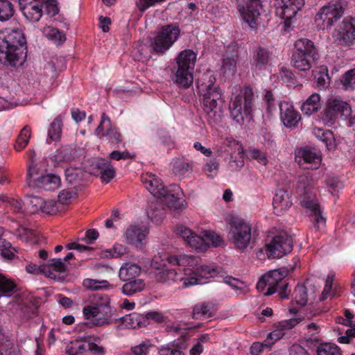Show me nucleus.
Listing matches in <instances>:
<instances>
[{
	"instance_id": "obj_17",
	"label": "nucleus",
	"mask_w": 355,
	"mask_h": 355,
	"mask_svg": "<svg viewBox=\"0 0 355 355\" xmlns=\"http://www.w3.org/2000/svg\"><path fill=\"white\" fill-rule=\"evenodd\" d=\"M279 106L280 118L284 125L290 128L297 127L301 119V115L294 109L293 105L287 101H283L279 103Z\"/></svg>"
},
{
	"instance_id": "obj_16",
	"label": "nucleus",
	"mask_w": 355,
	"mask_h": 355,
	"mask_svg": "<svg viewBox=\"0 0 355 355\" xmlns=\"http://www.w3.org/2000/svg\"><path fill=\"white\" fill-rule=\"evenodd\" d=\"M96 135L101 138L105 137L110 144H116L122 141L121 134L112 125L110 119L103 113L99 125L95 130Z\"/></svg>"
},
{
	"instance_id": "obj_15",
	"label": "nucleus",
	"mask_w": 355,
	"mask_h": 355,
	"mask_svg": "<svg viewBox=\"0 0 355 355\" xmlns=\"http://www.w3.org/2000/svg\"><path fill=\"white\" fill-rule=\"evenodd\" d=\"M218 274V268L213 266L202 265L196 266L188 275L190 276L187 278H181L182 282V288H187L194 285L202 284V278H209L216 276ZM187 275V273H186Z\"/></svg>"
},
{
	"instance_id": "obj_41",
	"label": "nucleus",
	"mask_w": 355,
	"mask_h": 355,
	"mask_svg": "<svg viewBox=\"0 0 355 355\" xmlns=\"http://www.w3.org/2000/svg\"><path fill=\"white\" fill-rule=\"evenodd\" d=\"M309 283L306 282L303 285H297L294 291V300L296 304L304 306L307 304L309 297L311 294H308Z\"/></svg>"
},
{
	"instance_id": "obj_46",
	"label": "nucleus",
	"mask_w": 355,
	"mask_h": 355,
	"mask_svg": "<svg viewBox=\"0 0 355 355\" xmlns=\"http://www.w3.org/2000/svg\"><path fill=\"white\" fill-rule=\"evenodd\" d=\"M13 4L8 0H0V21H6L14 15Z\"/></svg>"
},
{
	"instance_id": "obj_20",
	"label": "nucleus",
	"mask_w": 355,
	"mask_h": 355,
	"mask_svg": "<svg viewBox=\"0 0 355 355\" xmlns=\"http://www.w3.org/2000/svg\"><path fill=\"white\" fill-rule=\"evenodd\" d=\"M147 234L148 230L146 227L136 225H131L125 232L126 242L137 248H142V241L145 239Z\"/></svg>"
},
{
	"instance_id": "obj_64",
	"label": "nucleus",
	"mask_w": 355,
	"mask_h": 355,
	"mask_svg": "<svg viewBox=\"0 0 355 355\" xmlns=\"http://www.w3.org/2000/svg\"><path fill=\"white\" fill-rule=\"evenodd\" d=\"M144 318L146 319V326L149 324V321L152 320L155 322L161 323L164 321V315L159 311H149L146 313L145 315H144Z\"/></svg>"
},
{
	"instance_id": "obj_13",
	"label": "nucleus",
	"mask_w": 355,
	"mask_h": 355,
	"mask_svg": "<svg viewBox=\"0 0 355 355\" xmlns=\"http://www.w3.org/2000/svg\"><path fill=\"white\" fill-rule=\"evenodd\" d=\"M237 4L243 20L251 28H254L263 9L261 0H237Z\"/></svg>"
},
{
	"instance_id": "obj_37",
	"label": "nucleus",
	"mask_w": 355,
	"mask_h": 355,
	"mask_svg": "<svg viewBox=\"0 0 355 355\" xmlns=\"http://www.w3.org/2000/svg\"><path fill=\"white\" fill-rule=\"evenodd\" d=\"M83 313L85 319L90 320L89 322L85 323L89 327L96 326L94 322L95 320L101 317V311L92 303L91 304L84 306L83 309Z\"/></svg>"
},
{
	"instance_id": "obj_42",
	"label": "nucleus",
	"mask_w": 355,
	"mask_h": 355,
	"mask_svg": "<svg viewBox=\"0 0 355 355\" xmlns=\"http://www.w3.org/2000/svg\"><path fill=\"white\" fill-rule=\"evenodd\" d=\"M31 135V128L25 125L19 134L15 144V149L21 151L28 145Z\"/></svg>"
},
{
	"instance_id": "obj_57",
	"label": "nucleus",
	"mask_w": 355,
	"mask_h": 355,
	"mask_svg": "<svg viewBox=\"0 0 355 355\" xmlns=\"http://www.w3.org/2000/svg\"><path fill=\"white\" fill-rule=\"evenodd\" d=\"M27 206L30 207V211L35 213L41 210L42 206L44 205V200L38 196H30L26 199Z\"/></svg>"
},
{
	"instance_id": "obj_31",
	"label": "nucleus",
	"mask_w": 355,
	"mask_h": 355,
	"mask_svg": "<svg viewBox=\"0 0 355 355\" xmlns=\"http://www.w3.org/2000/svg\"><path fill=\"white\" fill-rule=\"evenodd\" d=\"M271 54L270 51L263 48L258 47L253 55V67L255 70H261L264 68L270 59Z\"/></svg>"
},
{
	"instance_id": "obj_12",
	"label": "nucleus",
	"mask_w": 355,
	"mask_h": 355,
	"mask_svg": "<svg viewBox=\"0 0 355 355\" xmlns=\"http://www.w3.org/2000/svg\"><path fill=\"white\" fill-rule=\"evenodd\" d=\"M276 13L285 20V26L288 27L290 21L304 6V0H275Z\"/></svg>"
},
{
	"instance_id": "obj_38",
	"label": "nucleus",
	"mask_w": 355,
	"mask_h": 355,
	"mask_svg": "<svg viewBox=\"0 0 355 355\" xmlns=\"http://www.w3.org/2000/svg\"><path fill=\"white\" fill-rule=\"evenodd\" d=\"M155 277L157 281L160 282H167L171 280L175 282H181L180 279L181 278H187V277H180L178 275V273L173 269H168L167 268H164L161 270H158L155 273Z\"/></svg>"
},
{
	"instance_id": "obj_21",
	"label": "nucleus",
	"mask_w": 355,
	"mask_h": 355,
	"mask_svg": "<svg viewBox=\"0 0 355 355\" xmlns=\"http://www.w3.org/2000/svg\"><path fill=\"white\" fill-rule=\"evenodd\" d=\"M272 205L276 215L284 214L292 205L289 193L285 190L279 189L273 198Z\"/></svg>"
},
{
	"instance_id": "obj_54",
	"label": "nucleus",
	"mask_w": 355,
	"mask_h": 355,
	"mask_svg": "<svg viewBox=\"0 0 355 355\" xmlns=\"http://www.w3.org/2000/svg\"><path fill=\"white\" fill-rule=\"evenodd\" d=\"M275 343L272 338H269V334L263 343L255 342L250 347V353L252 355H259L264 347L270 348Z\"/></svg>"
},
{
	"instance_id": "obj_8",
	"label": "nucleus",
	"mask_w": 355,
	"mask_h": 355,
	"mask_svg": "<svg viewBox=\"0 0 355 355\" xmlns=\"http://www.w3.org/2000/svg\"><path fill=\"white\" fill-rule=\"evenodd\" d=\"M344 12V4L340 0L331 1L319 10L315 19L323 29L330 28L342 17Z\"/></svg>"
},
{
	"instance_id": "obj_30",
	"label": "nucleus",
	"mask_w": 355,
	"mask_h": 355,
	"mask_svg": "<svg viewBox=\"0 0 355 355\" xmlns=\"http://www.w3.org/2000/svg\"><path fill=\"white\" fill-rule=\"evenodd\" d=\"M175 232L192 248L196 249L198 241L201 242L198 235H196L191 230L184 225H178L175 229Z\"/></svg>"
},
{
	"instance_id": "obj_36",
	"label": "nucleus",
	"mask_w": 355,
	"mask_h": 355,
	"mask_svg": "<svg viewBox=\"0 0 355 355\" xmlns=\"http://www.w3.org/2000/svg\"><path fill=\"white\" fill-rule=\"evenodd\" d=\"M122 286V293L128 296L132 295L144 290L146 284L141 279H135L125 281Z\"/></svg>"
},
{
	"instance_id": "obj_62",
	"label": "nucleus",
	"mask_w": 355,
	"mask_h": 355,
	"mask_svg": "<svg viewBox=\"0 0 355 355\" xmlns=\"http://www.w3.org/2000/svg\"><path fill=\"white\" fill-rule=\"evenodd\" d=\"M158 135L162 144L167 147L168 149H171L175 147V142L167 131L160 130L158 132Z\"/></svg>"
},
{
	"instance_id": "obj_33",
	"label": "nucleus",
	"mask_w": 355,
	"mask_h": 355,
	"mask_svg": "<svg viewBox=\"0 0 355 355\" xmlns=\"http://www.w3.org/2000/svg\"><path fill=\"white\" fill-rule=\"evenodd\" d=\"M328 101L338 116L340 115V116H343L345 119L350 116L352 108L349 104L346 101H343L338 97L329 99Z\"/></svg>"
},
{
	"instance_id": "obj_44",
	"label": "nucleus",
	"mask_w": 355,
	"mask_h": 355,
	"mask_svg": "<svg viewBox=\"0 0 355 355\" xmlns=\"http://www.w3.org/2000/svg\"><path fill=\"white\" fill-rule=\"evenodd\" d=\"M338 117V114L332 109L331 104L327 101L326 107L321 113V121L325 125L331 126L336 123Z\"/></svg>"
},
{
	"instance_id": "obj_55",
	"label": "nucleus",
	"mask_w": 355,
	"mask_h": 355,
	"mask_svg": "<svg viewBox=\"0 0 355 355\" xmlns=\"http://www.w3.org/2000/svg\"><path fill=\"white\" fill-rule=\"evenodd\" d=\"M65 176L67 181L71 184H75L78 180H81L83 177V171L79 168L69 167L65 170Z\"/></svg>"
},
{
	"instance_id": "obj_27",
	"label": "nucleus",
	"mask_w": 355,
	"mask_h": 355,
	"mask_svg": "<svg viewBox=\"0 0 355 355\" xmlns=\"http://www.w3.org/2000/svg\"><path fill=\"white\" fill-rule=\"evenodd\" d=\"M201 242H198L196 245V250H205L207 247H216L221 242L220 236L215 232L204 230L201 234L198 236Z\"/></svg>"
},
{
	"instance_id": "obj_35",
	"label": "nucleus",
	"mask_w": 355,
	"mask_h": 355,
	"mask_svg": "<svg viewBox=\"0 0 355 355\" xmlns=\"http://www.w3.org/2000/svg\"><path fill=\"white\" fill-rule=\"evenodd\" d=\"M168 262L180 266L191 267L194 270L198 266V259L193 255L180 254L168 258Z\"/></svg>"
},
{
	"instance_id": "obj_10",
	"label": "nucleus",
	"mask_w": 355,
	"mask_h": 355,
	"mask_svg": "<svg viewBox=\"0 0 355 355\" xmlns=\"http://www.w3.org/2000/svg\"><path fill=\"white\" fill-rule=\"evenodd\" d=\"M179 35L180 29L178 27L172 25L164 26L154 38V51L158 53H165L178 39Z\"/></svg>"
},
{
	"instance_id": "obj_1",
	"label": "nucleus",
	"mask_w": 355,
	"mask_h": 355,
	"mask_svg": "<svg viewBox=\"0 0 355 355\" xmlns=\"http://www.w3.org/2000/svg\"><path fill=\"white\" fill-rule=\"evenodd\" d=\"M27 57L26 40L19 28L6 29L0 36V62L12 67H21Z\"/></svg>"
},
{
	"instance_id": "obj_5",
	"label": "nucleus",
	"mask_w": 355,
	"mask_h": 355,
	"mask_svg": "<svg viewBox=\"0 0 355 355\" xmlns=\"http://www.w3.org/2000/svg\"><path fill=\"white\" fill-rule=\"evenodd\" d=\"M288 274V270L286 268L270 270L259 280L257 288L259 291H263L267 287V291L264 293L265 295H270L278 292L281 298H287L286 290L288 283L285 277Z\"/></svg>"
},
{
	"instance_id": "obj_22",
	"label": "nucleus",
	"mask_w": 355,
	"mask_h": 355,
	"mask_svg": "<svg viewBox=\"0 0 355 355\" xmlns=\"http://www.w3.org/2000/svg\"><path fill=\"white\" fill-rule=\"evenodd\" d=\"M297 156L300 158L299 164L302 165L303 161L304 164L310 165L306 166L309 168L316 169L321 163L320 156L315 150L309 148L300 149Z\"/></svg>"
},
{
	"instance_id": "obj_7",
	"label": "nucleus",
	"mask_w": 355,
	"mask_h": 355,
	"mask_svg": "<svg viewBox=\"0 0 355 355\" xmlns=\"http://www.w3.org/2000/svg\"><path fill=\"white\" fill-rule=\"evenodd\" d=\"M228 239L234 246L240 250L248 248L252 239V226L242 218H232L230 222Z\"/></svg>"
},
{
	"instance_id": "obj_26",
	"label": "nucleus",
	"mask_w": 355,
	"mask_h": 355,
	"mask_svg": "<svg viewBox=\"0 0 355 355\" xmlns=\"http://www.w3.org/2000/svg\"><path fill=\"white\" fill-rule=\"evenodd\" d=\"M141 268L136 263L125 262L121 266L119 271V277L123 281H130L137 279L141 274Z\"/></svg>"
},
{
	"instance_id": "obj_48",
	"label": "nucleus",
	"mask_w": 355,
	"mask_h": 355,
	"mask_svg": "<svg viewBox=\"0 0 355 355\" xmlns=\"http://www.w3.org/2000/svg\"><path fill=\"white\" fill-rule=\"evenodd\" d=\"M147 214L152 220L159 221L164 218L165 211L162 205L152 202L147 209Z\"/></svg>"
},
{
	"instance_id": "obj_47",
	"label": "nucleus",
	"mask_w": 355,
	"mask_h": 355,
	"mask_svg": "<svg viewBox=\"0 0 355 355\" xmlns=\"http://www.w3.org/2000/svg\"><path fill=\"white\" fill-rule=\"evenodd\" d=\"M172 171L175 176L182 178L191 171V166L188 162L178 159L173 162Z\"/></svg>"
},
{
	"instance_id": "obj_9",
	"label": "nucleus",
	"mask_w": 355,
	"mask_h": 355,
	"mask_svg": "<svg viewBox=\"0 0 355 355\" xmlns=\"http://www.w3.org/2000/svg\"><path fill=\"white\" fill-rule=\"evenodd\" d=\"M264 248L268 258H281L292 251V237L285 232L279 233L266 243Z\"/></svg>"
},
{
	"instance_id": "obj_43",
	"label": "nucleus",
	"mask_w": 355,
	"mask_h": 355,
	"mask_svg": "<svg viewBox=\"0 0 355 355\" xmlns=\"http://www.w3.org/2000/svg\"><path fill=\"white\" fill-rule=\"evenodd\" d=\"M66 352L69 355H83L87 352V342L76 340L69 343L66 347Z\"/></svg>"
},
{
	"instance_id": "obj_24",
	"label": "nucleus",
	"mask_w": 355,
	"mask_h": 355,
	"mask_svg": "<svg viewBox=\"0 0 355 355\" xmlns=\"http://www.w3.org/2000/svg\"><path fill=\"white\" fill-rule=\"evenodd\" d=\"M302 205L310 211L312 221L318 227L325 223V219L321 215L320 205L309 197H304L302 200Z\"/></svg>"
},
{
	"instance_id": "obj_58",
	"label": "nucleus",
	"mask_w": 355,
	"mask_h": 355,
	"mask_svg": "<svg viewBox=\"0 0 355 355\" xmlns=\"http://www.w3.org/2000/svg\"><path fill=\"white\" fill-rule=\"evenodd\" d=\"M239 153L238 155H231L228 167L231 171H238L244 166L243 156Z\"/></svg>"
},
{
	"instance_id": "obj_60",
	"label": "nucleus",
	"mask_w": 355,
	"mask_h": 355,
	"mask_svg": "<svg viewBox=\"0 0 355 355\" xmlns=\"http://www.w3.org/2000/svg\"><path fill=\"white\" fill-rule=\"evenodd\" d=\"M326 182L329 192L334 196L337 195L339 190L343 187V182L336 178H329Z\"/></svg>"
},
{
	"instance_id": "obj_4",
	"label": "nucleus",
	"mask_w": 355,
	"mask_h": 355,
	"mask_svg": "<svg viewBox=\"0 0 355 355\" xmlns=\"http://www.w3.org/2000/svg\"><path fill=\"white\" fill-rule=\"evenodd\" d=\"M294 46L291 60L292 66L300 71H309L319 59L313 42L306 38H300L295 42Z\"/></svg>"
},
{
	"instance_id": "obj_51",
	"label": "nucleus",
	"mask_w": 355,
	"mask_h": 355,
	"mask_svg": "<svg viewBox=\"0 0 355 355\" xmlns=\"http://www.w3.org/2000/svg\"><path fill=\"white\" fill-rule=\"evenodd\" d=\"M211 307L208 304L202 303L196 304L193 309V318L200 319L202 318H208L211 317Z\"/></svg>"
},
{
	"instance_id": "obj_53",
	"label": "nucleus",
	"mask_w": 355,
	"mask_h": 355,
	"mask_svg": "<svg viewBox=\"0 0 355 355\" xmlns=\"http://www.w3.org/2000/svg\"><path fill=\"white\" fill-rule=\"evenodd\" d=\"M83 286L88 290H101L110 286L107 280H96L92 279H86L83 281Z\"/></svg>"
},
{
	"instance_id": "obj_25",
	"label": "nucleus",
	"mask_w": 355,
	"mask_h": 355,
	"mask_svg": "<svg viewBox=\"0 0 355 355\" xmlns=\"http://www.w3.org/2000/svg\"><path fill=\"white\" fill-rule=\"evenodd\" d=\"M300 322V319L299 318H292L279 322L277 324L276 329L269 334V338H272L275 342L279 340L286 335L287 331L292 329Z\"/></svg>"
},
{
	"instance_id": "obj_29",
	"label": "nucleus",
	"mask_w": 355,
	"mask_h": 355,
	"mask_svg": "<svg viewBox=\"0 0 355 355\" xmlns=\"http://www.w3.org/2000/svg\"><path fill=\"white\" fill-rule=\"evenodd\" d=\"M320 101L321 97L319 94H312L301 105L302 113L305 115L311 116L313 113L318 112L321 107Z\"/></svg>"
},
{
	"instance_id": "obj_2",
	"label": "nucleus",
	"mask_w": 355,
	"mask_h": 355,
	"mask_svg": "<svg viewBox=\"0 0 355 355\" xmlns=\"http://www.w3.org/2000/svg\"><path fill=\"white\" fill-rule=\"evenodd\" d=\"M215 82V76L209 72L202 74L197 81L198 92L203 96V110L211 125L220 123L223 119L222 92Z\"/></svg>"
},
{
	"instance_id": "obj_6",
	"label": "nucleus",
	"mask_w": 355,
	"mask_h": 355,
	"mask_svg": "<svg viewBox=\"0 0 355 355\" xmlns=\"http://www.w3.org/2000/svg\"><path fill=\"white\" fill-rule=\"evenodd\" d=\"M196 61V54L191 49L181 51L176 58L174 67V82L180 87L188 88L193 82V69Z\"/></svg>"
},
{
	"instance_id": "obj_11",
	"label": "nucleus",
	"mask_w": 355,
	"mask_h": 355,
	"mask_svg": "<svg viewBox=\"0 0 355 355\" xmlns=\"http://www.w3.org/2000/svg\"><path fill=\"white\" fill-rule=\"evenodd\" d=\"M101 313V317L95 320L94 324L97 327L108 325L113 322L112 316L115 313V309L110 305V298L106 294L97 293L94 295L92 302Z\"/></svg>"
},
{
	"instance_id": "obj_28",
	"label": "nucleus",
	"mask_w": 355,
	"mask_h": 355,
	"mask_svg": "<svg viewBox=\"0 0 355 355\" xmlns=\"http://www.w3.org/2000/svg\"><path fill=\"white\" fill-rule=\"evenodd\" d=\"M60 178L53 173L40 175L32 186L42 188L45 190H54L60 185Z\"/></svg>"
},
{
	"instance_id": "obj_14",
	"label": "nucleus",
	"mask_w": 355,
	"mask_h": 355,
	"mask_svg": "<svg viewBox=\"0 0 355 355\" xmlns=\"http://www.w3.org/2000/svg\"><path fill=\"white\" fill-rule=\"evenodd\" d=\"M333 37L337 44L350 46L355 40V18H344Z\"/></svg>"
},
{
	"instance_id": "obj_52",
	"label": "nucleus",
	"mask_w": 355,
	"mask_h": 355,
	"mask_svg": "<svg viewBox=\"0 0 355 355\" xmlns=\"http://www.w3.org/2000/svg\"><path fill=\"white\" fill-rule=\"evenodd\" d=\"M313 180L309 174L300 175L297 182V189L304 194H308L312 187Z\"/></svg>"
},
{
	"instance_id": "obj_45",
	"label": "nucleus",
	"mask_w": 355,
	"mask_h": 355,
	"mask_svg": "<svg viewBox=\"0 0 355 355\" xmlns=\"http://www.w3.org/2000/svg\"><path fill=\"white\" fill-rule=\"evenodd\" d=\"M16 291V284L0 274V297H9Z\"/></svg>"
},
{
	"instance_id": "obj_49",
	"label": "nucleus",
	"mask_w": 355,
	"mask_h": 355,
	"mask_svg": "<svg viewBox=\"0 0 355 355\" xmlns=\"http://www.w3.org/2000/svg\"><path fill=\"white\" fill-rule=\"evenodd\" d=\"M318 355H342L340 349L333 343H322L317 348Z\"/></svg>"
},
{
	"instance_id": "obj_50",
	"label": "nucleus",
	"mask_w": 355,
	"mask_h": 355,
	"mask_svg": "<svg viewBox=\"0 0 355 355\" xmlns=\"http://www.w3.org/2000/svg\"><path fill=\"white\" fill-rule=\"evenodd\" d=\"M313 74L318 87H324L329 83V77L326 67L321 66L318 70L313 71Z\"/></svg>"
},
{
	"instance_id": "obj_39",
	"label": "nucleus",
	"mask_w": 355,
	"mask_h": 355,
	"mask_svg": "<svg viewBox=\"0 0 355 355\" xmlns=\"http://www.w3.org/2000/svg\"><path fill=\"white\" fill-rule=\"evenodd\" d=\"M62 119L61 116L56 117L50 124L48 130L49 139L57 141L60 140L62 135Z\"/></svg>"
},
{
	"instance_id": "obj_3",
	"label": "nucleus",
	"mask_w": 355,
	"mask_h": 355,
	"mask_svg": "<svg viewBox=\"0 0 355 355\" xmlns=\"http://www.w3.org/2000/svg\"><path fill=\"white\" fill-rule=\"evenodd\" d=\"M254 94L252 89L245 87L238 94H232L229 103L230 118L238 125H242L245 121L252 119L254 105Z\"/></svg>"
},
{
	"instance_id": "obj_19",
	"label": "nucleus",
	"mask_w": 355,
	"mask_h": 355,
	"mask_svg": "<svg viewBox=\"0 0 355 355\" xmlns=\"http://www.w3.org/2000/svg\"><path fill=\"white\" fill-rule=\"evenodd\" d=\"M141 181L148 191L155 197L160 198L166 194V189L162 184L161 179L152 173H147L141 177Z\"/></svg>"
},
{
	"instance_id": "obj_32",
	"label": "nucleus",
	"mask_w": 355,
	"mask_h": 355,
	"mask_svg": "<svg viewBox=\"0 0 355 355\" xmlns=\"http://www.w3.org/2000/svg\"><path fill=\"white\" fill-rule=\"evenodd\" d=\"M46 267H47L46 277L55 280L61 279V277L57 276L55 272H64L67 268L65 262L62 259H52L49 260V264Z\"/></svg>"
},
{
	"instance_id": "obj_61",
	"label": "nucleus",
	"mask_w": 355,
	"mask_h": 355,
	"mask_svg": "<svg viewBox=\"0 0 355 355\" xmlns=\"http://www.w3.org/2000/svg\"><path fill=\"white\" fill-rule=\"evenodd\" d=\"M46 35L47 37L55 40L59 43H62L66 40L64 34H62L59 30L53 27L47 28L46 30Z\"/></svg>"
},
{
	"instance_id": "obj_40",
	"label": "nucleus",
	"mask_w": 355,
	"mask_h": 355,
	"mask_svg": "<svg viewBox=\"0 0 355 355\" xmlns=\"http://www.w3.org/2000/svg\"><path fill=\"white\" fill-rule=\"evenodd\" d=\"M40 175H43L42 168L40 164L32 159L28 167L27 181L29 186H32Z\"/></svg>"
},
{
	"instance_id": "obj_56",
	"label": "nucleus",
	"mask_w": 355,
	"mask_h": 355,
	"mask_svg": "<svg viewBox=\"0 0 355 355\" xmlns=\"http://www.w3.org/2000/svg\"><path fill=\"white\" fill-rule=\"evenodd\" d=\"M248 155L251 159L257 161L262 165H266L268 163L267 155L265 152L255 148H252L248 150Z\"/></svg>"
},
{
	"instance_id": "obj_18",
	"label": "nucleus",
	"mask_w": 355,
	"mask_h": 355,
	"mask_svg": "<svg viewBox=\"0 0 355 355\" xmlns=\"http://www.w3.org/2000/svg\"><path fill=\"white\" fill-rule=\"evenodd\" d=\"M238 49V44L234 43L230 44L227 48L222 65V70L227 76H232L236 71L239 58Z\"/></svg>"
},
{
	"instance_id": "obj_59",
	"label": "nucleus",
	"mask_w": 355,
	"mask_h": 355,
	"mask_svg": "<svg viewBox=\"0 0 355 355\" xmlns=\"http://www.w3.org/2000/svg\"><path fill=\"white\" fill-rule=\"evenodd\" d=\"M342 83L346 90L354 89V85H355V69H351L344 74Z\"/></svg>"
},
{
	"instance_id": "obj_34",
	"label": "nucleus",
	"mask_w": 355,
	"mask_h": 355,
	"mask_svg": "<svg viewBox=\"0 0 355 355\" xmlns=\"http://www.w3.org/2000/svg\"><path fill=\"white\" fill-rule=\"evenodd\" d=\"M126 327L136 329L146 326V319L144 315L132 313L121 318Z\"/></svg>"
},
{
	"instance_id": "obj_23",
	"label": "nucleus",
	"mask_w": 355,
	"mask_h": 355,
	"mask_svg": "<svg viewBox=\"0 0 355 355\" xmlns=\"http://www.w3.org/2000/svg\"><path fill=\"white\" fill-rule=\"evenodd\" d=\"M181 189L178 185L171 186L160 198H163L171 209H180L183 207L184 200L180 198Z\"/></svg>"
},
{
	"instance_id": "obj_63",
	"label": "nucleus",
	"mask_w": 355,
	"mask_h": 355,
	"mask_svg": "<svg viewBox=\"0 0 355 355\" xmlns=\"http://www.w3.org/2000/svg\"><path fill=\"white\" fill-rule=\"evenodd\" d=\"M159 355H186L176 347H171L170 344L162 345L158 349Z\"/></svg>"
}]
</instances>
